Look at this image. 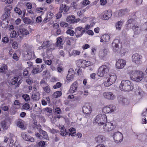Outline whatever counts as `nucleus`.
<instances>
[{
  "label": "nucleus",
  "mask_w": 147,
  "mask_h": 147,
  "mask_svg": "<svg viewBox=\"0 0 147 147\" xmlns=\"http://www.w3.org/2000/svg\"><path fill=\"white\" fill-rule=\"evenodd\" d=\"M127 9H121L117 11V13L118 16L121 17L124 15L127 12Z\"/></svg>",
  "instance_id": "nucleus-29"
},
{
  "label": "nucleus",
  "mask_w": 147,
  "mask_h": 147,
  "mask_svg": "<svg viewBox=\"0 0 147 147\" xmlns=\"http://www.w3.org/2000/svg\"><path fill=\"white\" fill-rule=\"evenodd\" d=\"M116 109L115 106L113 105H109L105 106L102 109L103 113H108L114 112Z\"/></svg>",
  "instance_id": "nucleus-11"
},
{
  "label": "nucleus",
  "mask_w": 147,
  "mask_h": 147,
  "mask_svg": "<svg viewBox=\"0 0 147 147\" xmlns=\"http://www.w3.org/2000/svg\"><path fill=\"white\" fill-rule=\"evenodd\" d=\"M142 30L147 33V22L145 23L143 25Z\"/></svg>",
  "instance_id": "nucleus-59"
},
{
  "label": "nucleus",
  "mask_w": 147,
  "mask_h": 147,
  "mask_svg": "<svg viewBox=\"0 0 147 147\" xmlns=\"http://www.w3.org/2000/svg\"><path fill=\"white\" fill-rule=\"evenodd\" d=\"M68 132H67L65 127H61L60 129V133L61 135L62 136H65L68 134Z\"/></svg>",
  "instance_id": "nucleus-30"
},
{
  "label": "nucleus",
  "mask_w": 147,
  "mask_h": 147,
  "mask_svg": "<svg viewBox=\"0 0 147 147\" xmlns=\"http://www.w3.org/2000/svg\"><path fill=\"white\" fill-rule=\"evenodd\" d=\"M13 137H14L13 134L9 133V134H8L7 136H4V142H5L7 143L9 139L12 138Z\"/></svg>",
  "instance_id": "nucleus-32"
},
{
  "label": "nucleus",
  "mask_w": 147,
  "mask_h": 147,
  "mask_svg": "<svg viewBox=\"0 0 147 147\" xmlns=\"http://www.w3.org/2000/svg\"><path fill=\"white\" fill-rule=\"evenodd\" d=\"M69 8L70 7L68 6L65 4H62L60 5L59 10L61 12H63L64 11V12L63 13L67 14Z\"/></svg>",
  "instance_id": "nucleus-18"
},
{
  "label": "nucleus",
  "mask_w": 147,
  "mask_h": 147,
  "mask_svg": "<svg viewBox=\"0 0 147 147\" xmlns=\"http://www.w3.org/2000/svg\"><path fill=\"white\" fill-rule=\"evenodd\" d=\"M119 88L121 91L125 92H129L134 89L131 82L127 80H122L120 84Z\"/></svg>",
  "instance_id": "nucleus-2"
},
{
  "label": "nucleus",
  "mask_w": 147,
  "mask_h": 147,
  "mask_svg": "<svg viewBox=\"0 0 147 147\" xmlns=\"http://www.w3.org/2000/svg\"><path fill=\"white\" fill-rule=\"evenodd\" d=\"M7 69V65H3L0 68V72H3Z\"/></svg>",
  "instance_id": "nucleus-52"
},
{
  "label": "nucleus",
  "mask_w": 147,
  "mask_h": 147,
  "mask_svg": "<svg viewBox=\"0 0 147 147\" xmlns=\"http://www.w3.org/2000/svg\"><path fill=\"white\" fill-rule=\"evenodd\" d=\"M110 38V36L108 34H105L101 37L100 40L101 42L105 43L109 41Z\"/></svg>",
  "instance_id": "nucleus-25"
},
{
  "label": "nucleus",
  "mask_w": 147,
  "mask_h": 147,
  "mask_svg": "<svg viewBox=\"0 0 147 147\" xmlns=\"http://www.w3.org/2000/svg\"><path fill=\"white\" fill-rule=\"evenodd\" d=\"M142 56L138 53L134 54L132 56L133 62L137 65L141 64L142 63Z\"/></svg>",
  "instance_id": "nucleus-7"
},
{
  "label": "nucleus",
  "mask_w": 147,
  "mask_h": 147,
  "mask_svg": "<svg viewBox=\"0 0 147 147\" xmlns=\"http://www.w3.org/2000/svg\"><path fill=\"white\" fill-rule=\"evenodd\" d=\"M114 128V126L113 123H107L103 127V129L105 132L110 131Z\"/></svg>",
  "instance_id": "nucleus-14"
},
{
  "label": "nucleus",
  "mask_w": 147,
  "mask_h": 147,
  "mask_svg": "<svg viewBox=\"0 0 147 147\" xmlns=\"http://www.w3.org/2000/svg\"><path fill=\"white\" fill-rule=\"evenodd\" d=\"M18 80V78L17 77H15L12 79L10 81V83L12 85H15Z\"/></svg>",
  "instance_id": "nucleus-45"
},
{
  "label": "nucleus",
  "mask_w": 147,
  "mask_h": 147,
  "mask_svg": "<svg viewBox=\"0 0 147 147\" xmlns=\"http://www.w3.org/2000/svg\"><path fill=\"white\" fill-rule=\"evenodd\" d=\"M75 17L74 15L69 16L66 19L67 21L70 24H74L75 22Z\"/></svg>",
  "instance_id": "nucleus-28"
},
{
  "label": "nucleus",
  "mask_w": 147,
  "mask_h": 147,
  "mask_svg": "<svg viewBox=\"0 0 147 147\" xmlns=\"http://www.w3.org/2000/svg\"><path fill=\"white\" fill-rule=\"evenodd\" d=\"M42 21V18L40 16L37 17L36 19V22L37 23H40Z\"/></svg>",
  "instance_id": "nucleus-63"
},
{
  "label": "nucleus",
  "mask_w": 147,
  "mask_h": 147,
  "mask_svg": "<svg viewBox=\"0 0 147 147\" xmlns=\"http://www.w3.org/2000/svg\"><path fill=\"white\" fill-rule=\"evenodd\" d=\"M47 16L50 19H52L53 16V13L50 12L48 13Z\"/></svg>",
  "instance_id": "nucleus-64"
},
{
  "label": "nucleus",
  "mask_w": 147,
  "mask_h": 147,
  "mask_svg": "<svg viewBox=\"0 0 147 147\" xmlns=\"http://www.w3.org/2000/svg\"><path fill=\"white\" fill-rule=\"evenodd\" d=\"M132 28L135 34H138L141 31L140 28L137 25H134L133 26Z\"/></svg>",
  "instance_id": "nucleus-26"
},
{
  "label": "nucleus",
  "mask_w": 147,
  "mask_h": 147,
  "mask_svg": "<svg viewBox=\"0 0 147 147\" xmlns=\"http://www.w3.org/2000/svg\"><path fill=\"white\" fill-rule=\"evenodd\" d=\"M22 97L26 101H28L30 100V97L27 94H23L22 96Z\"/></svg>",
  "instance_id": "nucleus-51"
},
{
  "label": "nucleus",
  "mask_w": 147,
  "mask_h": 147,
  "mask_svg": "<svg viewBox=\"0 0 147 147\" xmlns=\"http://www.w3.org/2000/svg\"><path fill=\"white\" fill-rule=\"evenodd\" d=\"M42 71L41 69L39 67H35L33 69L32 72L33 74H35L37 73H39Z\"/></svg>",
  "instance_id": "nucleus-38"
},
{
  "label": "nucleus",
  "mask_w": 147,
  "mask_h": 147,
  "mask_svg": "<svg viewBox=\"0 0 147 147\" xmlns=\"http://www.w3.org/2000/svg\"><path fill=\"white\" fill-rule=\"evenodd\" d=\"M66 33L67 34H69L70 36H74L75 33L74 31L70 29H68L66 31Z\"/></svg>",
  "instance_id": "nucleus-49"
},
{
  "label": "nucleus",
  "mask_w": 147,
  "mask_h": 147,
  "mask_svg": "<svg viewBox=\"0 0 147 147\" xmlns=\"http://www.w3.org/2000/svg\"><path fill=\"white\" fill-rule=\"evenodd\" d=\"M26 5L27 7V9L28 13H32V11L31 10V9L32 8V4L28 2L26 3Z\"/></svg>",
  "instance_id": "nucleus-34"
},
{
  "label": "nucleus",
  "mask_w": 147,
  "mask_h": 147,
  "mask_svg": "<svg viewBox=\"0 0 147 147\" xmlns=\"http://www.w3.org/2000/svg\"><path fill=\"white\" fill-rule=\"evenodd\" d=\"M24 22L27 24H30L32 23L31 20L28 17H26L24 18Z\"/></svg>",
  "instance_id": "nucleus-41"
},
{
  "label": "nucleus",
  "mask_w": 147,
  "mask_h": 147,
  "mask_svg": "<svg viewBox=\"0 0 147 147\" xmlns=\"http://www.w3.org/2000/svg\"><path fill=\"white\" fill-rule=\"evenodd\" d=\"M27 57H28V59H31L32 56H33L34 55V53L33 52H28L27 53Z\"/></svg>",
  "instance_id": "nucleus-53"
},
{
  "label": "nucleus",
  "mask_w": 147,
  "mask_h": 147,
  "mask_svg": "<svg viewBox=\"0 0 147 147\" xmlns=\"http://www.w3.org/2000/svg\"><path fill=\"white\" fill-rule=\"evenodd\" d=\"M75 35L77 38L81 37L85 32V29L81 26L76 27L75 28Z\"/></svg>",
  "instance_id": "nucleus-8"
},
{
  "label": "nucleus",
  "mask_w": 147,
  "mask_h": 147,
  "mask_svg": "<svg viewBox=\"0 0 147 147\" xmlns=\"http://www.w3.org/2000/svg\"><path fill=\"white\" fill-rule=\"evenodd\" d=\"M82 111L84 113L89 114L92 111L91 108L90 106L88 105H86L83 106Z\"/></svg>",
  "instance_id": "nucleus-20"
},
{
  "label": "nucleus",
  "mask_w": 147,
  "mask_h": 147,
  "mask_svg": "<svg viewBox=\"0 0 147 147\" xmlns=\"http://www.w3.org/2000/svg\"><path fill=\"white\" fill-rule=\"evenodd\" d=\"M60 25L62 27H66L68 26V24L64 22H61L60 23Z\"/></svg>",
  "instance_id": "nucleus-58"
},
{
  "label": "nucleus",
  "mask_w": 147,
  "mask_h": 147,
  "mask_svg": "<svg viewBox=\"0 0 147 147\" xmlns=\"http://www.w3.org/2000/svg\"><path fill=\"white\" fill-rule=\"evenodd\" d=\"M107 121V117L105 114H99L97 115L94 118L93 123L94 124H97L98 125H103Z\"/></svg>",
  "instance_id": "nucleus-3"
},
{
  "label": "nucleus",
  "mask_w": 147,
  "mask_h": 147,
  "mask_svg": "<svg viewBox=\"0 0 147 147\" xmlns=\"http://www.w3.org/2000/svg\"><path fill=\"white\" fill-rule=\"evenodd\" d=\"M127 73L129 75L131 79L133 81L139 82L143 79V74L142 71L128 69Z\"/></svg>",
  "instance_id": "nucleus-1"
},
{
  "label": "nucleus",
  "mask_w": 147,
  "mask_h": 147,
  "mask_svg": "<svg viewBox=\"0 0 147 147\" xmlns=\"http://www.w3.org/2000/svg\"><path fill=\"white\" fill-rule=\"evenodd\" d=\"M21 135L22 138L25 140L31 142H34V139L31 136L27 135L25 133H22Z\"/></svg>",
  "instance_id": "nucleus-22"
},
{
  "label": "nucleus",
  "mask_w": 147,
  "mask_h": 147,
  "mask_svg": "<svg viewBox=\"0 0 147 147\" xmlns=\"http://www.w3.org/2000/svg\"><path fill=\"white\" fill-rule=\"evenodd\" d=\"M80 53L81 52L80 51L77 50H74L72 51V54L74 56L80 55Z\"/></svg>",
  "instance_id": "nucleus-56"
},
{
  "label": "nucleus",
  "mask_w": 147,
  "mask_h": 147,
  "mask_svg": "<svg viewBox=\"0 0 147 147\" xmlns=\"http://www.w3.org/2000/svg\"><path fill=\"white\" fill-rule=\"evenodd\" d=\"M12 46L14 49H17L18 47V44L16 41L13 42L12 44Z\"/></svg>",
  "instance_id": "nucleus-62"
},
{
  "label": "nucleus",
  "mask_w": 147,
  "mask_h": 147,
  "mask_svg": "<svg viewBox=\"0 0 147 147\" xmlns=\"http://www.w3.org/2000/svg\"><path fill=\"white\" fill-rule=\"evenodd\" d=\"M117 76L115 74L112 73L109 74L107 78V81L104 83V85L106 87L110 86L115 82Z\"/></svg>",
  "instance_id": "nucleus-5"
},
{
  "label": "nucleus",
  "mask_w": 147,
  "mask_h": 147,
  "mask_svg": "<svg viewBox=\"0 0 147 147\" xmlns=\"http://www.w3.org/2000/svg\"><path fill=\"white\" fill-rule=\"evenodd\" d=\"M135 93L137 95L142 97L143 95L144 92L138 86L136 87Z\"/></svg>",
  "instance_id": "nucleus-27"
},
{
  "label": "nucleus",
  "mask_w": 147,
  "mask_h": 147,
  "mask_svg": "<svg viewBox=\"0 0 147 147\" xmlns=\"http://www.w3.org/2000/svg\"><path fill=\"white\" fill-rule=\"evenodd\" d=\"M40 84L42 86L44 87L48 85L45 82V81L44 80H41Z\"/></svg>",
  "instance_id": "nucleus-60"
},
{
  "label": "nucleus",
  "mask_w": 147,
  "mask_h": 147,
  "mask_svg": "<svg viewBox=\"0 0 147 147\" xmlns=\"http://www.w3.org/2000/svg\"><path fill=\"white\" fill-rule=\"evenodd\" d=\"M118 99L119 103L122 104H127L129 101L126 98L122 96H120L118 97Z\"/></svg>",
  "instance_id": "nucleus-24"
},
{
  "label": "nucleus",
  "mask_w": 147,
  "mask_h": 147,
  "mask_svg": "<svg viewBox=\"0 0 147 147\" xmlns=\"http://www.w3.org/2000/svg\"><path fill=\"white\" fill-rule=\"evenodd\" d=\"M40 94L39 92H36L32 94V97L34 100H38L40 99Z\"/></svg>",
  "instance_id": "nucleus-33"
},
{
  "label": "nucleus",
  "mask_w": 147,
  "mask_h": 147,
  "mask_svg": "<svg viewBox=\"0 0 147 147\" xmlns=\"http://www.w3.org/2000/svg\"><path fill=\"white\" fill-rule=\"evenodd\" d=\"M43 76L44 78H47L49 77V72L47 70L44 71L43 72Z\"/></svg>",
  "instance_id": "nucleus-57"
},
{
  "label": "nucleus",
  "mask_w": 147,
  "mask_h": 147,
  "mask_svg": "<svg viewBox=\"0 0 147 147\" xmlns=\"http://www.w3.org/2000/svg\"><path fill=\"white\" fill-rule=\"evenodd\" d=\"M78 87V83L77 82H75L71 85L69 91L70 93H73L76 92Z\"/></svg>",
  "instance_id": "nucleus-19"
},
{
  "label": "nucleus",
  "mask_w": 147,
  "mask_h": 147,
  "mask_svg": "<svg viewBox=\"0 0 147 147\" xmlns=\"http://www.w3.org/2000/svg\"><path fill=\"white\" fill-rule=\"evenodd\" d=\"M119 40L117 39H115L113 41L112 43V47L114 52H116L119 50Z\"/></svg>",
  "instance_id": "nucleus-15"
},
{
  "label": "nucleus",
  "mask_w": 147,
  "mask_h": 147,
  "mask_svg": "<svg viewBox=\"0 0 147 147\" xmlns=\"http://www.w3.org/2000/svg\"><path fill=\"white\" fill-rule=\"evenodd\" d=\"M17 33L16 31L13 30L10 33V36L12 38L15 37L17 35Z\"/></svg>",
  "instance_id": "nucleus-55"
},
{
  "label": "nucleus",
  "mask_w": 147,
  "mask_h": 147,
  "mask_svg": "<svg viewBox=\"0 0 147 147\" xmlns=\"http://www.w3.org/2000/svg\"><path fill=\"white\" fill-rule=\"evenodd\" d=\"M109 50L107 49H104L99 51L98 56L101 59H104L109 53Z\"/></svg>",
  "instance_id": "nucleus-12"
},
{
  "label": "nucleus",
  "mask_w": 147,
  "mask_h": 147,
  "mask_svg": "<svg viewBox=\"0 0 147 147\" xmlns=\"http://www.w3.org/2000/svg\"><path fill=\"white\" fill-rule=\"evenodd\" d=\"M69 136H75L76 132L74 128L73 127L69 129Z\"/></svg>",
  "instance_id": "nucleus-36"
},
{
  "label": "nucleus",
  "mask_w": 147,
  "mask_h": 147,
  "mask_svg": "<svg viewBox=\"0 0 147 147\" xmlns=\"http://www.w3.org/2000/svg\"><path fill=\"white\" fill-rule=\"evenodd\" d=\"M25 26L24 25H23L20 26L18 35L21 38L22 36H25L29 34V31L24 28Z\"/></svg>",
  "instance_id": "nucleus-10"
},
{
  "label": "nucleus",
  "mask_w": 147,
  "mask_h": 147,
  "mask_svg": "<svg viewBox=\"0 0 147 147\" xmlns=\"http://www.w3.org/2000/svg\"><path fill=\"white\" fill-rule=\"evenodd\" d=\"M40 126L39 125H37L35 128V129H38L40 133L42 134L43 138L47 139L48 138V136L47 134V132L41 129L40 128Z\"/></svg>",
  "instance_id": "nucleus-21"
},
{
  "label": "nucleus",
  "mask_w": 147,
  "mask_h": 147,
  "mask_svg": "<svg viewBox=\"0 0 147 147\" xmlns=\"http://www.w3.org/2000/svg\"><path fill=\"white\" fill-rule=\"evenodd\" d=\"M13 104L14 105L17 106L16 107V109H18L20 108V103L19 100H15Z\"/></svg>",
  "instance_id": "nucleus-47"
},
{
  "label": "nucleus",
  "mask_w": 147,
  "mask_h": 147,
  "mask_svg": "<svg viewBox=\"0 0 147 147\" xmlns=\"http://www.w3.org/2000/svg\"><path fill=\"white\" fill-rule=\"evenodd\" d=\"M124 22L123 21L120 20L119 21L117 22L115 24L116 29L118 30H120L121 26L123 24V22Z\"/></svg>",
  "instance_id": "nucleus-31"
},
{
  "label": "nucleus",
  "mask_w": 147,
  "mask_h": 147,
  "mask_svg": "<svg viewBox=\"0 0 147 147\" xmlns=\"http://www.w3.org/2000/svg\"><path fill=\"white\" fill-rule=\"evenodd\" d=\"M14 11L15 13L18 14L19 15H20L22 14V11L19 8L17 7H15L14 8Z\"/></svg>",
  "instance_id": "nucleus-48"
},
{
  "label": "nucleus",
  "mask_w": 147,
  "mask_h": 147,
  "mask_svg": "<svg viewBox=\"0 0 147 147\" xmlns=\"http://www.w3.org/2000/svg\"><path fill=\"white\" fill-rule=\"evenodd\" d=\"M112 15L111 10H109L104 12L101 19L104 20H107L110 18Z\"/></svg>",
  "instance_id": "nucleus-16"
},
{
  "label": "nucleus",
  "mask_w": 147,
  "mask_h": 147,
  "mask_svg": "<svg viewBox=\"0 0 147 147\" xmlns=\"http://www.w3.org/2000/svg\"><path fill=\"white\" fill-rule=\"evenodd\" d=\"M44 90L47 93H49L51 91V89L49 86L47 85L43 88Z\"/></svg>",
  "instance_id": "nucleus-46"
},
{
  "label": "nucleus",
  "mask_w": 147,
  "mask_h": 147,
  "mask_svg": "<svg viewBox=\"0 0 147 147\" xmlns=\"http://www.w3.org/2000/svg\"><path fill=\"white\" fill-rule=\"evenodd\" d=\"M126 64V61L123 59H118L116 62V66L118 69L123 68Z\"/></svg>",
  "instance_id": "nucleus-13"
},
{
  "label": "nucleus",
  "mask_w": 147,
  "mask_h": 147,
  "mask_svg": "<svg viewBox=\"0 0 147 147\" xmlns=\"http://www.w3.org/2000/svg\"><path fill=\"white\" fill-rule=\"evenodd\" d=\"M70 75L72 76H74V72L72 68H70L69 70L67 75H68V76H69V75Z\"/></svg>",
  "instance_id": "nucleus-50"
},
{
  "label": "nucleus",
  "mask_w": 147,
  "mask_h": 147,
  "mask_svg": "<svg viewBox=\"0 0 147 147\" xmlns=\"http://www.w3.org/2000/svg\"><path fill=\"white\" fill-rule=\"evenodd\" d=\"M113 137L115 142L117 144L121 143L123 140V134L119 131L115 133L113 136Z\"/></svg>",
  "instance_id": "nucleus-6"
},
{
  "label": "nucleus",
  "mask_w": 147,
  "mask_h": 147,
  "mask_svg": "<svg viewBox=\"0 0 147 147\" xmlns=\"http://www.w3.org/2000/svg\"><path fill=\"white\" fill-rule=\"evenodd\" d=\"M61 95V92L60 91H56L53 94V96L55 98H56L60 97Z\"/></svg>",
  "instance_id": "nucleus-44"
},
{
  "label": "nucleus",
  "mask_w": 147,
  "mask_h": 147,
  "mask_svg": "<svg viewBox=\"0 0 147 147\" xmlns=\"http://www.w3.org/2000/svg\"><path fill=\"white\" fill-rule=\"evenodd\" d=\"M106 140L105 137L103 135H99L95 138V140L97 143H102Z\"/></svg>",
  "instance_id": "nucleus-23"
},
{
  "label": "nucleus",
  "mask_w": 147,
  "mask_h": 147,
  "mask_svg": "<svg viewBox=\"0 0 147 147\" xmlns=\"http://www.w3.org/2000/svg\"><path fill=\"white\" fill-rule=\"evenodd\" d=\"M17 126L20 128H23L24 127L23 121L21 120H19L17 123Z\"/></svg>",
  "instance_id": "nucleus-40"
},
{
  "label": "nucleus",
  "mask_w": 147,
  "mask_h": 147,
  "mask_svg": "<svg viewBox=\"0 0 147 147\" xmlns=\"http://www.w3.org/2000/svg\"><path fill=\"white\" fill-rule=\"evenodd\" d=\"M110 69V67L109 65H103L99 68L97 75L100 77H103L109 73Z\"/></svg>",
  "instance_id": "nucleus-4"
},
{
  "label": "nucleus",
  "mask_w": 147,
  "mask_h": 147,
  "mask_svg": "<svg viewBox=\"0 0 147 147\" xmlns=\"http://www.w3.org/2000/svg\"><path fill=\"white\" fill-rule=\"evenodd\" d=\"M0 108L2 109L3 110L5 111H7L9 110V106L4 105L3 104L0 107Z\"/></svg>",
  "instance_id": "nucleus-54"
},
{
  "label": "nucleus",
  "mask_w": 147,
  "mask_h": 147,
  "mask_svg": "<svg viewBox=\"0 0 147 147\" xmlns=\"http://www.w3.org/2000/svg\"><path fill=\"white\" fill-rule=\"evenodd\" d=\"M78 63H80V66L81 67H88L92 64L90 61L80 59L77 61Z\"/></svg>",
  "instance_id": "nucleus-17"
},
{
  "label": "nucleus",
  "mask_w": 147,
  "mask_h": 147,
  "mask_svg": "<svg viewBox=\"0 0 147 147\" xmlns=\"http://www.w3.org/2000/svg\"><path fill=\"white\" fill-rule=\"evenodd\" d=\"M145 135L143 134H140L138 135L137 138L140 140L142 141L144 140L145 138Z\"/></svg>",
  "instance_id": "nucleus-43"
},
{
  "label": "nucleus",
  "mask_w": 147,
  "mask_h": 147,
  "mask_svg": "<svg viewBox=\"0 0 147 147\" xmlns=\"http://www.w3.org/2000/svg\"><path fill=\"white\" fill-rule=\"evenodd\" d=\"M12 7L10 5L5 6L4 9V10L5 11V13H7V14L9 15L10 13V11Z\"/></svg>",
  "instance_id": "nucleus-37"
},
{
  "label": "nucleus",
  "mask_w": 147,
  "mask_h": 147,
  "mask_svg": "<svg viewBox=\"0 0 147 147\" xmlns=\"http://www.w3.org/2000/svg\"><path fill=\"white\" fill-rule=\"evenodd\" d=\"M51 45V44L50 42L48 41L44 42L42 44V45L44 47V49H46L49 47Z\"/></svg>",
  "instance_id": "nucleus-39"
},
{
  "label": "nucleus",
  "mask_w": 147,
  "mask_h": 147,
  "mask_svg": "<svg viewBox=\"0 0 147 147\" xmlns=\"http://www.w3.org/2000/svg\"><path fill=\"white\" fill-rule=\"evenodd\" d=\"M61 84L60 82H57L56 84L53 86V88L56 89L59 88L61 86Z\"/></svg>",
  "instance_id": "nucleus-61"
},
{
  "label": "nucleus",
  "mask_w": 147,
  "mask_h": 147,
  "mask_svg": "<svg viewBox=\"0 0 147 147\" xmlns=\"http://www.w3.org/2000/svg\"><path fill=\"white\" fill-rule=\"evenodd\" d=\"M1 125L2 128L4 130H7L9 127V126L7 125L6 122L4 121L1 122Z\"/></svg>",
  "instance_id": "nucleus-35"
},
{
  "label": "nucleus",
  "mask_w": 147,
  "mask_h": 147,
  "mask_svg": "<svg viewBox=\"0 0 147 147\" xmlns=\"http://www.w3.org/2000/svg\"><path fill=\"white\" fill-rule=\"evenodd\" d=\"M30 69V68L27 67L24 69L23 70V74L24 76H28L29 72L28 71Z\"/></svg>",
  "instance_id": "nucleus-42"
},
{
  "label": "nucleus",
  "mask_w": 147,
  "mask_h": 147,
  "mask_svg": "<svg viewBox=\"0 0 147 147\" xmlns=\"http://www.w3.org/2000/svg\"><path fill=\"white\" fill-rule=\"evenodd\" d=\"M103 95L105 99L108 100H113L116 98L115 94L113 92H105L103 94Z\"/></svg>",
  "instance_id": "nucleus-9"
}]
</instances>
